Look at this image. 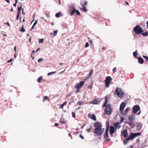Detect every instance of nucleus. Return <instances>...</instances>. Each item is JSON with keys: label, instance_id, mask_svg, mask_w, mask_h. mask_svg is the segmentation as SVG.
<instances>
[{"label": "nucleus", "instance_id": "obj_44", "mask_svg": "<svg viewBox=\"0 0 148 148\" xmlns=\"http://www.w3.org/2000/svg\"><path fill=\"white\" fill-rule=\"evenodd\" d=\"M72 116L74 118L75 117V114L73 112H72Z\"/></svg>", "mask_w": 148, "mask_h": 148}, {"label": "nucleus", "instance_id": "obj_49", "mask_svg": "<svg viewBox=\"0 0 148 148\" xmlns=\"http://www.w3.org/2000/svg\"><path fill=\"white\" fill-rule=\"evenodd\" d=\"M37 23V20H35V22L33 24L34 26H35L36 24Z\"/></svg>", "mask_w": 148, "mask_h": 148}, {"label": "nucleus", "instance_id": "obj_12", "mask_svg": "<svg viewBox=\"0 0 148 148\" xmlns=\"http://www.w3.org/2000/svg\"><path fill=\"white\" fill-rule=\"evenodd\" d=\"M126 105V104L125 102H122L120 105V110L121 112H123V110L124 108Z\"/></svg>", "mask_w": 148, "mask_h": 148}, {"label": "nucleus", "instance_id": "obj_46", "mask_svg": "<svg viewBox=\"0 0 148 148\" xmlns=\"http://www.w3.org/2000/svg\"><path fill=\"white\" fill-rule=\"evenodd\" d=\"M43 59L42 58H40V59H39L38 60V62H40V61H42L43 60Z\"/></svg>", "mask_w": 148, "mask_h": 148}, {"label": "nucleus", "instance_id": "obj_63", "mask_svg": "<svg viewBox=\"0 0 148 148\" xmlns=\"http://www.w3.org/2000/svg\"><path fill=\"white\" fill-rule=\"evenodd\" d=\"M91 87H92V86H88V88H91Z\"/></svg>", "mask_w": 148, "mask_h": 148}, {"label": "nucleus", "instance_id": "obj_41", "mask_svg": "<svg viewBox=\"0 0 148 148\" xmlns=\"http://www.w3.org/2000/svg\"><path fill=\"white\" fill-rule=\"evenodd\" d=\"M93 72V70H91V71H90V73H89V76H90L92 74Z\"/></svg>", "mask_w": 148, "mask_h": 148}, {"label": "nucleus", "instance_id": "obj_33", "mask_svg": "<svg viewBox=\"0 0 148 148\" xmlns=\"http://www.w3.org/2000/svg\"><path fill=\"white\" fill-rule=\"evenodd\" d=\"M92 103L93 104H97L98 103V101L97 99H95L92 102Z\"/></svg>", "mask_w": 148, "mask_h": 148}, {"label": "nucleus", "instance_id": "obj_56", "mask_svg": "<svg viewBox=\"0 0 148 148\" xmlns=\"http://www.w3.org/2000/svg\"><path fill=\"white\" fill-rule=\"evenodd\" d=\"M7 25L8 26H10V24L8 22H7Z\"/></svg>", "mask_w": 148, "mask_h": 148}, {"label": "nucleus", "instance_id": "obj_35", "mask_svg": "<svg viewBox=\"0 0 148 148\" xmlns=\"http://www.w3.org/2000/svg\"><path fill=\"white\" fill-rule=\"evenodd\" d=\"M44 41V39L43 38L40 39L39 40V42L40 43H43V41Z\"/></svg>", "mask_w": 148, "mask_h": 148}, {"label": "nucleus", "instance_id": "obj_14", "mask_svg": "<svg viewBox=\"0 0 148 148\" xmlns=\"http://www.w3.org/2000/svg\"><path fill=\"white\" fill-rule=\"evenodd\" d=\"M126 123L129 124L131 128H133L135 126V123L133 121L126 122Z\"/></svg>", "mask_w": 148, "mask_h": 148}, {"label": "nucleus", "instance_id": "obj_60", "mask_svg": "<svg viewBox=\"0 0 148 148\" xmlns=\"http://www.w3.org/2000/svg\"><path fill=\"white\" fill-rule=\"evenodd\" d=\"M5 1L7 2L8 3H9L10 2V1L9 0H5Z\"/></svg>", "mask_w": 148, "mask_h": 148}, {"label": "nucleus", "instance_id": "obj_8", "mask_svg": "<svg viewBox=\"0 0 148 148\" xmlns=\"http://www.w3.org/2000/svg\"><path fill=\"white\" fill-rule=\"evenodd\" d=\"M112 80V78L110 76L106 77L105 80V86L106 87H108L109 85Z\"/></svg>", "mask_w": 148, "mask_h": 148}, {"label": "nucleus", "instance_id": "obj_27", "mask_svg": "<svg viewBox=\"0 0 148 148\" xmlns=\"http://www.w3.org/2000/svg\"><path fill=\"white\" fill-rule=\"evenodd\" d=\"M42 77L40 76L38 78V79L37 80V81L38 82H41V80H42Z\"/></svg>", "mask_w": 148, "mask_h": 148}, {"label": "nucleus", "instance_id": "obj_32", "mask_svg": "<svg viewBox=\"0 0 148 148\" xmlns=\"http://www.w3.org/2000/svg\"><path fill=\"white\" fill-rule=\"evenodd\" d=\"M61 14H62L60 12H58L56 14V17L58 18L60 16V15H61Z\"/></svg>", "mask_w": 148, "mask_h": 148}, {"label": "nucleus", "instance_id": "obj_42", "mask_svg": "<svg viewBox=\"0 0 148 148\" xmlns=\"http://www.w3.org/2000/svg\"><path fill=\"white\" fill-rule=\"evenodd\" d=\"M116 71V67H115L112 70L113 72L114 73H115Z\"/></svg>", "mask_w": 148, "mask_h": 148}, {"label": "nucleus", "instance_id": "obj_34", "mask_svg": "<svg viewBox=\"0 0 148 148\" xmlns=\"http://www.w3.org/2000/svg\"><path fill=\"white\" fill-rule=\"evenodd\" d=\"M143 57L146 59V61H148V57L147 56L143 55Z\"/></svg>", "mask_w": 148, "mask_h": 148}, {"label": "nucleus", "instance_id": "obj_25", "mask_svg": "<svg viewBox=\"0 0 148 148\" xmlns=\"http://www.w3.org/2000/svg\"><path fill=\"white\" fill-rule=\"evenodd\" d=\"M105 102L103 104V107H104L106 105V103H107V97H105Z\"/></svg>", "mask_w": 148, "mask_h": 148}, {"label": "nucleus", "instance_id": "obj_4", "mask_svg": "<svg viewBox=\"0 0 148 148\" xmlns=\"http://www.w3.org/2000/svg\"><path fill=\"white\" fill-rule=\"evenodd\" d=\"M87 1H81L80 2V5L82 8H80V10H83L84 11L86 12L87 11V10L85 5L87 4Z\"/></svg>", "mask_w": 148, "mask_h": 148}, {"label": "nucleus", "instance_id": "obj_57", "mask_svg": "<svg viewBox=\"0 0 148 148\" xmlns=\"http://www.w3.org/2000/svg\"><path fill=\"white\" fill-rule=\"evenodd\" d=\"M40 49V48H38L37 50L36 51V52H37Z\"/></svg>", "mask_w": 148, "mask_h": 148}, {"label": "nucleus", "instance_id": "obj_15", "mask_svg": "<svg viewBox=\"0 0 148 148\" xmlns=\"http://www.w3.org/2000/svg\"><path fill=\"white\" fill-rule=\"evenodd\" d=\"M128 119L130 121H133L135 119V116L134 115H132L129 116Z\"/></svg>", "mask_w": 148, "mask_h": 148}, {"label": "nucleus", "instance_id": "obj_51", "mask_svg": "<svg viewBox=\"0 0 148 148\" xmlns=\"http://www.w3.org/2000/svg\"><path fill=\"white\" fill-rule=\"evenodd\" d=\"M13 60V59H10L8 61V62H12V60Z\"/></svg>", "mask_w": 148, "mask_h": 148}, {"label": "nucleus", "instance_id": "obj_48", "mask_svg": "<svg viewBox=\"0 0 148 148\" xmlns=\"http://www.w3.org/2000/svg\"><path fill=\"white\" fill-rule=\"evenodd\" d=\"M89 42L90 45H92L93 44V42L92 40H90Z\"/></svg>", "mask_w": 148, "mask_h": 148}, {"label": "nucleus", "instance_id": "obj_16", "mask_svg": "<svg viewBox=\"0 0 148 148\" xmlns=\"http://www.w3.org/2000/svg\"><path fill=\"white\" fill-rule=\"evenodd\" d=\"M114 125L116 129H119L121 127V125H119V123L118 122L115 123H114Z\"/></svg>", "mask_w": 148, "mask_h": 148}, {"label": "nucleus", "instance_id": "obj_39", "mask_svg": "<svg viewBox=\"0 0 148 148\" xmlns=\"http://www.w3.org/2000/svg\"><path fill=\"white\" fill-rule=\"evenodd\" d=\"M56 71L55 72H51L49 73L48 74V75L49 76L51 75L52 74H53L56 73Z\"/></svg>", "mask_w": 148, "mask_h": 148}, {"label": "nucleus", "instance_id": "obj_28", "mask_svg": "<svg viewBox=\"0 0 148 148\" xmlns=\"http://www.w3.org/2000/svg\"><path fill=\"white\" fill-rule=\"evenodd\" d=\"M20 31L21 32H24L25 31V29L23 27V25H22V26L21 27V29H20Z\"/></svg>", "mask_w": 148, "mask_h": 148}, {"label": "nucleus", "instance_id": "obj_31", "mask_svg": "<svg viewBox=\"0 0 148 148\" xmlns=\"http://www.w3.org/2000/svg\"><path fill=\"white\" fill-rule=\"evenodd\" d=\"M46 100H48V101H49V97L47 96H46L43 99V101H44Z\"/></svg>", "mask_w": 148, "mask_h": 148}, {"label": "nucleus", "instance_id": "obj_53", "mask_svg": "<svg viewBox=\"0 0 148 148\" xmlns=\"http://www.w3.org/2000/svg\"><path fill=\"white\" fill-rule=\"evenodd\" d=\"M55 125L56 126H58L59 125V124L58 123H55Z\"/></svg>", "mask_w": 148, "mask_h": 148}, {"label": "nucleus", "instance_id": "obj_26", "mask_svg": "<svg viewBox=\"0 0 148 148\" xmlns=\"http://www.w3.org/2000/svg\"><path fill=\"white\" fill-rule=\"evenodd\" d=\"M60 122L61 124H64L66 123V122L64 120V119L62 118L61 119Z\"/></svg>", "mask_w": 148, "mask_h": 148}, {"label": "nucleus", "instance_id": "obj_7", "mask_svg": "<svg viewBox=\"0 0 148 148\" xmlns=\"http://www.w3.org/2000/svg\"><path fill=\"white\" fill-rule=\"evenodd\" d=\"M112 111L111 105L110 104H108L105 108L106 114L108 115H110L111 114Z\"/></svg>", "mask_w": 148, "mask_h": 148}, {"label": "nucleus", "instance_id": "obj_54", "mask_svg": "<svg viewBox=\"0 0 148 148\" xmlns=\"http://www.w3.org/2000/svg\"><path fill=\"white\" fill-rule=\"evenodd\" d=\"M34 26H34V25H33L32 26V27L31 28V29H30V30H32V29H33L34 28Z\"/></svg>", "mask_w": 148, "mask_h": 148}, {"label": "nucleus", "instance_id": "obj_40", "mask_svg": "<svg viewBox=\"0 0 148 148\" xmlns=\"http://www.w3.org/2000/svg\"><path fill=\"white\" fill-rule=\"evenodd\" d=\"M92 129V126H91L90 128L89 129H87V131L88 132H89L91 130V129Z\"/></svg>", "mask_w": 148, "mask_h": 148}, {"label": "nucleus", "instance_id": "obj_29", "mask_svg": "<svg viewBox=\"0 0 148 148\" xmlns=\"http://www.w3.org/2000/svg\"><path fill=\"white\" fill-rule=\"evenodd\" d=\"M142 34L143 36H147L148 35V32H145L144 33L142 32Z\"/></svg>", "mask_w": 148, "mask_h": 148}, {"label": "nucleus", "instance_id": "obj_37", "mask_svg": "<svg viewBox=\"0 0 148 148\" xmlns=\"http://www.w3.org/2000/svg\"><path fill=\"white\" fill-rule=\"evenodd\" d=\"M75 12H76V14L77 15L79 16L80 15V12L77 10H75Z\"/></svg>", "mask_w": 148, "mask_h": 148}, {"label": "nucleus", "instance_id": "obj_64", "mask_svg": "<svg viewBox=\"0 0 148 148\" xmlns=\"http://www.w3.org/2000/svg\"><path fill=\"white\" fill-rule=\"evenodd\" d=\"M147 26L148 27V21L147 22Z\"/></svg>", "mask_w": 148, "mask_h": 148}, {"label": "nucleus", "instance_id": "obj_11", "mask_svg": "<svg viewBox=\"0 0 148 148\" xmlns=\"http://www.w3.org/2000/svg\"><path fill=\"white\" fill-rule=\"evenodd\" d=\"M75 8L74 7H72L69 8V12L71 15H73L75 13Z\"/></svg>", "mask_w": 148, "mask_h": 148}, {"label": "nucleus", "instance_id": "obj_30", "mask_svg": "<svg viewBox=\"0 0 148 148\" xmlns=\"http://www.w3.org/2000/svg\"><path fill=\"white\" fill-rule=\"evenodd\" d=\"M137 50L133 52V55L134 57L136 58L137 57Z\"/></svg>", "mask_w": 148, "mask_h": 148}, {"label": "nucleus", "instance_id": "obj_9", "mask_svg": "<svg viewBox=\"0 0 148 148\" xmlns=\"http://www.w3.org/2000/svg\"><path fill=\"white\" fill-rule=\"evenodd\" d=\"M140 109V107L138 105H136L132 109L133 113L134 114L136 113Z\"/></svg>", "mask_w": 148, "mask_h": 148}, {"label": "nucleus", "instance_id": "obj_2", "mask_svg": "<svg viewBox=\"0 0 148 148\" xmlns=\"http://www.w3.org/2000/svg\"><path fill=\"white\" fill-rule=\"evenodd\" d=\"M133 31L137 35L140 34L144 32V30L139 25H137L134 27Z\"/></svg>", "mask_w": 148, "mask_h": 148}, {"label": "nucleus", "instance_id": "obj_13", "mask_svg": "<svg viewBox=\"0 0 148 148\" xmlns=\"http://www.w3.org/2000/svg\"><path fill=\"white\" fill-rule=\"evenodd\" d=\"M115 131V129L113 126H111L110 127V135L112 136L114 133Z\"/></svg>", "mask_w": 148, "mask_h": 148}, {"label": "nucleus", "instance_id": "obj_22", "mask_svg": "<svg viewBox=\"0 0 148 148\" xmlns=\"http://www.w3.org/2000/svg\"><path fill=\"white\" fill-rule=\"evenodd\" d=\"M129 140H130V139H129L128 138H127L124 140L123 141V144L125 145L127 144L129 142Z\"/></svg>", "mask_w": 148, "mask_h": 148}, {"label": "nucleus", "instance_id": "obj_3", "mask_svg": "<svg viewBox=\"0 0 148 148\" xmlns=\"http://www.w3.org/2000/svg\"><path fill=\"white\" fill-rule=\"evenodd\" d=\"M115 92L118 97L120 98L123 97L124 92L121 88L117 87L116 89Z\"/></svg>", "mask_w": 148, "mask_h": 148}, {"label": "nucleus", "instance_id": "obj_21", "mask_svg": "<svg viewBox=\"0 0 148 148\" xmlns=\"http://www.w3.org/2000/svg\"><path fill=\"white\" fill-rule=\"evenodd\" d=\"M104 137L105 138H106L107 141H108L110 140V139L108 138V133H105Z\"/></svg>", "mask_w": 148, "mask_h": 148}, {"label": "nucleus", "instance_id": "obj_55", "mask_svg": "<svg viewBox=\"0 0 148 148\" xmlns=\"http://www.w3.org/2000/svg\"><path fill=\"white\" fill-rule=\"evenodd\" d=\"M14 51L15 52H16V46H15L14 47Z\"/></svg>", "mask_w": 148, "mask_h": 148}, {"label": "nucleus", "instance_id": "obj_62", "mask_svg": "<svg viewBox=\"0 0 148 148\" xmlns=\"http://www.w3.org/2000/svg\"><path fill=\"white\" fill-rule=\"evenodd\" d=\"M11 11L12 12H13V9L12 8L11 9Z\"/></svg>", "mask_w": 148, "mask_h": 148}, {"label": "nucleus", "instance_id": "obj_5", "mask_svg": "<svg viewBox=\"0 0 148 148\" xmlns=\"http://www.w3.org/2000/svg\"><path fill=\"white\" fill-rule=\"evenodd\" d=\"M141 134L140 133H133L130 134L129 136L128 137L130 140H132L137 136L140 135Z\"/></svg>", "mask_w": 148, "mask_h": 148}, {"label": "nucleus", "instance_id": "obj_24", "mask_svg": "<svg viewBox=\"0 0 148 148\" xmlns=\"http://www.w3.org/2000/svg\"><path fill=\"white\" fill-rule=\"evenodd\" d=\"M22 9V6H21L20 7H18L17 8L18 12L17 13L21 14V12Z\"/></svg>", "mask_w": 148, "mask_h": 148}, {"label": "nucleus", "instance_id": "obj_50", "mask_svg": "<svg viewBox=\"0 0 148 148\" xmlns=\"http://www.w3.org/2000/svg\"><path fill=\"white\" fill-rule=\"evenodd\" d=\"M79 137L82 139H84V137L82 136L81 134H80L79 135Z\"/></svg>", "mask_w": 148, "mask_h": 148}, {"label": "nucleus", "instance_id": "obj_59", "mask_svg": "<svg viewBox=\"0 0 148 148\" xmlns=\"http://www.w3.org/2000/svg\"><path fill=\"white\" fill-rule=\"evenodd\" d=\"M22 13L23 14V15H24L25 14V13L24 12H23V9L22 10Z\"/></svg>", "mask_w": 148, "mask_h": 148}, {"label": "nucleus", "instance_id": "obj_61", "mask_svg": "<svg viewBox=\"0 0 148 148\" xmlns=\"http://www.w3.org/2000/svg\"><path fill=\"white\" fill-rule=\"evenodd\" d=\"M16 4H17V3H15L14 4H13V5L14 6V7H16Z\"/></svg>", "mask_w": 148, "mask_h": 148}, {"label": "nucleus", "instance_id": "obj_19", "mask_svg": "<svg viewBox=\"0 0 148 148\" xmlns=\"http://www.w3.org/2000/svg\"><path fill=\"white\" fill-rule=\"evenodd\" d=\"M138 62L140 64H142L143 63L144 60L143 58L141 57H139L138 58Z\"/></svg>", "mask_w": 148, "mask_h": 148}, {"label": "nucleus", "instance_id": "obj_36", "mask_svg": "<svg viewBox=\"0 0 148 148\" xmlns=\"http://www.w3.org/2000/svg\"><path fill=\"white\" fill-rule=\"evenodd\" d=\"M77 103L79 105H81L83 104V102L81 101H79L77 102Z\"/></svg>", "mask_w": 148, "mask_h": 148}, {"label": "nucleus", "instance_id": "obj_43", "mask_svg": "<svg viewBox=\"0 0 148 148\" xmlns=\"http://www.w3.org/2000/svg\"><path fill=\"white\" fill-rule=\"evenodd\" d=\"M20 15H21V14H20L17 13V16L16 17V18L17 20L18 19L19 16Z\"/></svg>", "mask_w": 148, "mask_h": 148}, {"label": "nucleus", "instance_id": "obj_52", "mask_svg": "<svg viewBox=\"0 0 148 148\" xmlns=\"http://www.w3.org/2000/svg\"><path fill=\"white\" fill-rule=\"evenodd\" d=\"M102 50H104L106 49V48L105 47H103L102 49Z\"/></svg>", "mask_w": 148, "mask_h": 148}, {"label": "nucleus", "instance_id": "obj_45", "mask_svg": "<svg viewBox=\"0 0 148 148\" xmlns=\"http://www.w3.org/2000/svg\"><path fill=\"white\" fill-rule=\"evenodd\" d=\"M89 43L88 42H86V45L85 46V47L86 48L87 47H88L89 46Z\"/></svg>", "mask_w": 148, "mask_h": 148}, {"label": "nucleus", "instance_id": "obj_58", "mask_svg": "<svg viewBox=\"0 0 148 148\" xmlns=\"http://www.w3.org/2000/svg\"><path fill=\"white\" fill-rule=\"evenodd\" d=\"M125 3L127 5H129V4L127 1H125Z\"/></svg>", "mask_w": 148, "mask_h": 148}, {"label": "nucleus", "instance_id": "obj_20", "mask_svg": "<svg viewBox=\"0 0 148 148\" xmlns=\"http://www.w3.org/2000/svg\"><path fill=\"white\" fill-rule=\"evenodd\" d=\"M130 108H127L125 110L124 112L123 113V112H121L124 115H126L128 111L129 110Z\"/></svg>", "mask_w": 148, "mask_h": 148}, {"label": "nucleus", "instance_id": "obj_1", "mask_svg": "<svg viewBox=\"0 0 148 148\" xmlns=\"http://www.w3.org/2000/svg\"><path fill=\"white\" fill-rule=\"evenodd\" d=\"M94 126L95 129L94 133L97 135L99 136L102 134L104 132V129L102 127V126L101 123L99 122H96L94 123Z\"/></svg>", "mask_w": 148, "mask_h": 148}, {"label": "nucleus", "instance_id": "obj_17", "mask_svg": "<svg viewBox=\"0 0 148 148\" xmlns=\"http://www.w3.org/2000/svg\"><path fill=\"white\" fill-rule=\"evenodd\" d=\"M137 124V128L138 130H140L142 127V125L140 123L137 122L136 123Z\"/></svg>", "mask_w": 148, "mask_h": 148}, {"label": "nucleus", "instance_id": "obj_18", "mask_svg": "<svg viewBox=\"0 0 148 148\" xmlns=\"http://www.w3.org/2000/svg\"><path fill=\"white\" fill-rule=\"evenodd\" d=\"M89 116L91 119L95 121H96L97 120L96 116L94 114L92 115H89Z\"/></svg>", "mask_w": 148, "mask_h": 148}, {"label": "nucleus", "instance_id": "obj_6", "mask_svg": "<svg viewBox=\"0 0 148 148\" xmlns=\"http://www.w3.org/2000/svg\"><path fill=\"white\" fill-rule=\"evenodd\" d=\"M88 79V78L84 79V81H81L79 83L76 84L75 86V88L77 89H81L82 87L84 85L85 83L84 81H86V80Z\"/></svg>", "mask_w": 148, "mask_h": 148}, {"label": "nucleus", "instance_id": "obj_23", "mask_svg": "<svg viewBox=\"0 0 148 148\" xmlns=\"http://www.w3.org/2000/svg\"><path fill=\"white\" fill-rule=\"evenodd\" d=\"M67 101L64 102L63 103H62V105H61L60 107V108L63 109L64 106L66 105L67 104Z\"/></svg>", "mask_w": 148, "mask_h": 148}, {"label": "nucleus", "instance_id": "obj_47", "mask_svg": "<svg viewBox=\"0 0 148 148\" xmlns=\"http://www.w3.org/2000/svg\"><path fill=\"white\" fill-rule=\"evenodd\" d=\"M109 127H107L106 130V132L105 133H108V130Z\"/></svg>", "mask_w": 148, "mask_h": 148}, {"label": "nucleus", "instance_id": "obj_38", "mask_svg": "<svg viewBox=\"0 0 148 148\" xmlns=\"http://www.w3.org/2000/svg\"><path fill=\"white\" fill-rule=\"evenodd\" d=\"M58 30H55L53 31L54 34H53L54 36H55L58 33Z\"/></svg>", "mask_w": 148, "mask_h": 148}, {"label": "nucleus", "instance_id": "obj_10", "mask_svg": "<svg viewBox=\"0 0 148 148\" xmlns=\"http://www.w3.org/2000/svg\"><path fill=\"white\" fill-rule=\"evenodd\" d=\"M121 133L125 138H126L128 136L127 130L126 129L122 130L121 131Z\"/></svg>", "mask_w": 148, "mask_h": 148}]
</instances>
